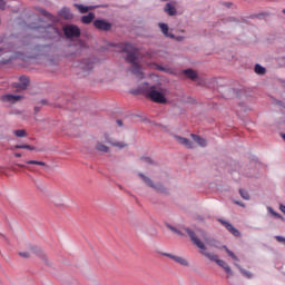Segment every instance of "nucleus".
Instances as JSON below:
<instances>
[{
    "instance_id": "obj_1",
    "label": "nucleus",
    "mask_w": 285,
    "mask_h": 285,
    "mask_svg": "<svg viewBox=\"0 0 285 285\" xmlns=\"http://www.w3.org/2000/svg\"><path fill=\"white\" fill-rule=\"evenodd\" d=\"M187 233L189 234V237L194 246H197V248H199L200 255H204V257L209 259V262H215L217 265L220 266V268L225 269V267L228 266L226 262L219 259V256L217 254L208 252V247L206 246H215L217 248V245H215V243H213L210 238L205 237L204 238L205 243H204L202 242V239L197 237V235H195V232L187 230Z\"/></svg>"
},
{
    "instance_id": "obj_2",
    "label": "nucleus",
    "mask_w": 285,
    "mask_h": 285,
    "mask_svg": "<svg viewBox=\"0 0 285 285\" xmlns=\"http://www.w3.org/2000/svg\"><path fill=\"white\" fill-rule=\"evenodd\" d=\"M118 52H125V59L127 63H131V72L136 75L138 79H144V72L139 65V58H137V48L131 43L120 42L115 46Z\"/></svg>"
},
{
    "instance_id": "obj_3",
    "label": "nucleus",
    "mask_w": 285,
    "mask_h": 285,
    "mask_svg": "<svg viewBox=\"0 0 285 285\" xmlns=\"http://www.w3.org/2000/svg\"><path fill=\"white\" fill-rule=\"evenodd\" d=\"M136 92L145 95L151 99V101H155V104H166V96H164L161 91L157 90L155 86H149L146 82L139 86Z\"/></svg>"
},
{
    "instance_id": "obj_4",
    "label": "nucleus",
    "mask_w": 285,
    "mask_h": 285,
    "mask_svg": "<svg viewBox=\"0 0 285 285\" xmlns=\"http://www.w3.org/2000/svg\"><path fill=\"white\" fill-rule=\"evenodd\" d=\"M40 32H43V39H57V37L61 36V30H59L55 26H48L46 28H39Z\"/></svg>"
},
{
    "instance_id": "obj_5",
    "label": "nucleus",
    "mask_w": 285,
    "mask_h": 285,
    "mask_svg": "<svg viewBox=\"0 0 285 285\" xmlns=\"http://www.w3.org/2000/svg\"><path fill=\"white\" fill-rule=\"evenodd\" d=\"M63 32L68 39L81 36V29L75 24H67L63 27Z\"/></svg>"
},
{
    "instance_id": "obj_6",
    "label": "nucleus",
    "mask_w": 285,
    "mask_h": 285,
    "mask_svg": "<svg viewBox=\"0 0 285 285\" xmlns=\"http://www.w3.org/2000/svg\"><path fill=\"white\" fill-rule=\"evenodd\" d=\"M138 177H140V179L147 185L149 186V188H154L155 190H157V193H164V186L161 184H154L153 180L150 178H148L146 175L144 174H138Z\"/></svg>"
},
{
    "instance_id": "obj_7",
    "label": "nucleus",
    "mask_w": 285,
    "mask_h": 285,
    "mask_svg": "<svg viewBox=\"0 0 285 285\" xmlns=\"http://www.w3.org/2000/svg\"><path fill=\"white\" fill-rule=\"evenodd\" d=\"M80 70H82V77H86L95 68V65L91 62L90 59H85L79 63Z\"/></svg>"
},
{
    "instance_id": "obj_8",
    "label": "nucleus",
    "mask_w": 285,
    "mask_h": 285,
    "mask_svg": "<svg viewBox=\"0 0 285 285\" xmlns=\"http://www.w3.org/2000/svg\"><path fill=\"white\" fill-rule=\"evenodd\" d=\"M94 27L97 30H102L105 32H108V30H110V28H112V24L106 20H95Z\"/></svg>"
},
{
    "instance_id": "obj_9",
    "label": "nucleus",
    "mask_w": 285,
    "mask_h": 285,
    "mask_svg": "<svg viewBox=\"0 0 285 285\" xmlns=\"http://www.w3.org/2000/svg\"><path fill=\"white\" fill-rule=\"evenodd\" d=\"M174 138L176 139V141H178V144L185 146L186 148H195V144H193V141H190V139L188 138H184L177 135H175Z\"/></svg>"
},
{
    "instance_id": "obj_10",
    "label": "nucleus",
    "mask_w": 285,
    "mask_h": 285,
    "mask_svg": "<svg viewBox=\"0 0 285 285\" xmlns=\"http://www.w3.org/2000/svg\"><path fill=\"white\" fill-rule=\"evenodd\" d=\"M220 224H223V226H225V228H227V230L229 233H232V235H234V237H239L242 234L237 230V228H235V226H233V224L226 222V220H222L219 219Z\"/></svg>"
},
{
    "instance_id": "obj_11",
    "label": "nucleus",
    "mask_w": 285,
    "mask_h": 285,
    "mask_svg": "<svg viewBox=\"0 0 285 285\" xmlns=\"http://www.w3.org/2000/svg\"><path fill=\"white\" fill-rule=\"evenodd\" d=\"M20 99H21V96H14V95H11V94L3 95L1 97V100L4 104H17V101H20Z\"/></svg>"
},
{
    "instance_id": "obj_12",
    "label": "nucleus",
    "mask_w": 285,
    "mask_h": 285,
    "mask_svg": "<svg viewBox=\"0 0 285 285\" xmlns=\"http://www.w3.org/2000/svg\"><path fill=\"white\" fill-rule=\"evenodd\" d=\"M75 8L80 12V14H86V12H90V10H95L96 8H99V6H83L79 3L73 4Z\"/></svg>"
},
{
    "instance_id": "obj_13",
    "label": "nucleus",
    "mask_w": 285,
    "mask_h": 285,
    "mask_svg": "<svg viewBox=\"0 0 285 285\" xmlns=\"http://www.w3.org/2000/svg\"><path fill=\"white\" fill-rule=\"evenodd\" d=\"M158 27L160 29V32H163L164 37H167L169 39H175V35L170 33V28L164 22H159Z\"/></svg>"
},
{
    "instance_id": "obj_14",
    "label": "nucleus",
    "mask_w": 285,
    "mask_h": 285,
    "mask_svg": "<svg viewBox=\"0 0 285 285\" xmlns=\"http://www.w3.org/2000/svg\"><path fill=\"white\" fill-rule=\"evenodd\" d=\"M30 252L37 255V257H40V259H43V262H48V256L41 250V247L31 246Z\"/></svg>"
},
{
    "instance_id": "obj_15",
    "label": "nucleus",
    "mask_w": 285,
    "mask_h": 285,
    "mask_svg": "<svg viewBox=\"0 0 285 285\" xmlns=\"http://www.w3.org/2000/svg\"><path fill=\"white\" fill-rule=\"evenodd\" d=\"M59 17H61L62 19H66L67 21H70V19H73L75 14H72V11H70V8L63 7L59 11Z\"/></svg>"
},
{
    "instance_id": "obj_16",
    "label": "nucleus",
    "mask_w": 285,
    "mask_h": 285,
    "mask_svg": "<svg viewBox=\"0 0 285 285\" xmlns=\"http://www.w3.org/2000/svg\"><path fill=\"white\" fill-rule=\"evenodd\" d=\"M167 228H169V230H171V233H175L176 235H180L181 237H184V235L188 234V237L190 238V234L188 233V230H190L193 233V230L190 228L177 229V227H174L171 225H167Z\"/></svg>"
},
{
    "instance_id": "obj_17",
    "label": "nucleus",
    "mask_w": 285,
    "mask_h": 285,
    "mask_svg": "<svg viewBox=\"0 0 285 285\" xmlns=\"http://www.w3.org/2000/svg\"><path fill=\"white\" fill-rule=\"evenodd\" d=\"M190 137L196 144H198V146H200V148H206L208 146V141L202 136L191 134Z\"/></svg>"
},
{
    "instance_id": "obj_18",
    "label": "nucleus",
    "mask_w": 285,
    "mask_h": 285,
    "mask_svg": "<svg viewBox=\"0 0 285 285\" xmlns=\"http://www.w3.org/2000/svg\"><path fill=\"white\" fill-rule=\"evenodd\" d=\"M29 83H30V79L26 76H21L19 78V83L17 86V89L18 90H26V88H28Z\"/></svg>"
},
{
    "instance_id": "obj_19",
    "label": "nucleus",
    "mask_w": 285,
    "mask_h": 285,
    "mask_svg": "<svg viewBox=\"0 0 285 285\" xmlns=\"http://www.w3.org/2000/svg\"><path fill=\"white\" fill-rule=\"evenodd\" d=\"M165 12L169 16V17H175V14H177V9L175 8V6H173V3H167L165 6Z\"/></svg>"
},
{
    "instance_id": "obj_20",
    "label": "nucleus",
    "mask_w": 285,
    "mask_h": 285,
    "mask_svg": "<svg viewBox=\"0 0 285 285\" xmlns=\"http://www.w3.org/2000/svg\"><path fill=\"white\" fill-rule=\"evenodd\" d=\"M94 20H95V13L92 12H89L87 16L81 17V22L86 24L92 23Z\"/></svg>"
},
{
    "instance_id": "obj_21",
    "label": "nucleus",
    "mask_w": 285,
    "mask_h": 285,
    "mask_svg": "<svg viewBox=\"0 0 285 285\" xmlns=\"http://www.w3.org/2000/svg\"><path fill=\"white\" fill-rule=\"evenodd\" d=\"M184 75L188 77V79H191V81H195L197 79V71L193 69H186L183 71Z\"/></svg>"
},
{
    "instance_id": "obj_22",
    "label": "nucleus",
    "mask_w": 285,
    "mask_h": 285,
    "mask_svg": "<svg viewBox=\"0 0 285 285\" xmlns=\"http://www.w3.org/2000/svg\"><path fill=\"white\" fill-rule=\"evenodd\" d=\"M235 266L240 271L242 275L246 277L247 279H253V274L244 268H242L238 264H235Z\"/></svg>"
},
{
    "instance_id": "obj_23",
    "label": "nucleus",
    "mask_w": 285,
    "mask_h": 285,
    "mask_svg": "<svg viewBox=\"0 0 285 285\" xmlns=\"http://www.w3.org/2000/svg\"><path fill=\"white\" fill-rule=\"evenodd\" d=\"M176 264H180V266H190V263H188V261L181 256H176Z\"/></svg>"
},
{
    "instance_id": "obj_24",
    "label": "nucleus",
    "mask_w": 285,
    "mask_h": 285,
    "mask_svg": "<svg viewBox=\"0 0 285 285\" xmlns=\"http://www.w3.org/2000/svg\"><path fill=\"white\" fill-rule=\"evenodd\" d=\"M223 248L227 253V255L232 257V259H234V262H239V258L237 257V255H235V253H233V250L228 249V247L226 246H223Z\"/></svg>"
},
{
    "instance_id": "obj_25",
    "label": "nucleus",
    "mask_w": 285,
    "mask_h": 285,
    "mask_svg": "<svg viewBox=\"0 0 285 285\" xmlns=\"http://www.w3.org/2000/svg\"><path fill=\"white\" fill-rule=\"evenodd\" d=\"M40 13L42 17L49 19V21H55V16L50 14L48 11H46V9H40Z\"/></svg>"
},
{
    "instance_id": "obj_26",
    "label": "nucleus",
    "mask_w": 285,
    "mask_h": 285,
    "mask_svg": "<svg viewBox=\"0 0 285 285\" xmlns=\"http://www.w3.org/2000/svg\"><path fill=\"white\" fill-rule=\"evenodd\" d=\"M254 70L256 75H266V68L262 67L261 65H256Z\"/></svg>"
},
{
    "instance_id": "obj_27",
    "label": "nucleus",
    "mask_w": 285,
    "mask_h": 285,
    "mask_svg": "<svg viewBox=\"0 0 285 285\" xmlns=\"http://www.w3.org/2000/svg\"><path fill=\"white\" fill-rule=\"evenodd\" d=\"M96 150H99V153H108V146H106L101 142H98L96 145Z\"/></svg>"
},
{
    "instance_id": "obj_28",
    "label": "nucleus",
    "mask_w": 285,
    "mask_h": 285,
    "mask_svg": "<svg viewBox=\"0 0 285 285\" xmlns=\"http://www.w3.org/2000/svg\"><path fill=\"white\" fill-rule=\"evenodd\" d=\"M26 164H29L32 166H46V163L39 161V160H27Z\"/></svg>"
},
{
    "instance_id": "obj_29",
    "label": "nucleus",
    "mask_w": 285,
    "mask_h": 285,
    "mask_svg": "<svg viewBox=\"0 0 285 285\" xmlns=\"http://www.w3.org/2000/svg\"><path fill=\"white\" fill-rule=\"evenodd\" d=\"M13 135H16V137H26L27 132L26 129H18L13 130Z\"/></svg>"
},
{
    "instance_id": "obj_30",
    "label": "nucleus",
    "mask_w": 285,
    "mask_h": 285,
    "mask_svg": "<svg viewBox=\"0 0 285 285\" xmlns=\"http://www.w3.org/2000/svg\"><path fill=\"white\" fill-rule=\"evenodd\" d=\"M239 195L243 199H246L248 202V199H250V195H248V191H246L245 189H239Z\"/></svg>"
},
{
    "instance_id": "obj_31",
    "label": "nucleus",
    "mask_w": 285,
    "mask_h": 285,
    "mask_svg": "<svg viewBox=\"0 0 285 285\" xmlns=\"http://www.w3.org/2000/svg\"><path fill=\"white\" fill-rule=\"evenodd\" d=\"M267 212L272 214L273 217H276V219H282V215L277 214V212L273 210V207H267Z\"/></svg>"
},
{
    "instance_id": "obj_32",
    "label": "nucleus",
    "mask_w": 285,
    "mask_h": 285,
    "mask_svg": "<svg viewBox=\"0 0 285 285\" xmlns=\"http://www.w3.org/2000/svg\"><path fill=\"white\" fill-rule=\"evenodd\" d=\"M109 144H111V146H115L116 148H126V144L125 142H121V141H108Z\"/></svg>"
},
{
    "instance_id": "obj_33",
    "label": "nucleus",
    "mask_w": 285,
    "mask_h": 285,
    "mask_svg": "<svg viewBox=\"0 0 285 285\" xmlns=\"http://www.w3.org/2000/svg\"><path fill=\"white\" fill-rule=\"evenodd\" d=\"M224 271L228 275V277H233V269H230V266L227 265Z\"/></svg>"
},
{
    "instance_id": "obj_34",
    "label": "nucleus",
    "mask_w": 285,
    "mask_h": 285,
    "mask_svg": "<svg viewBox=\"0 0 285 285\" xmlns=\"http://www.w3.org/2000/svg\"><path fill=\"white\" fill-rule=\"evenodd\" d=\"M163 255L165 257H169V259H173V262H175L177 259V255H173V254H168V253H164Z\"/></svg>"
},
{
    "instance_id": "obj_35",
    "label": "nucleus",
    "mask_w": 285,
    "mask_h": 285,
    "mask_svg": "<svg viewBox=\"0 0 285 285\" xmlns=\"http://www.w3.org/2000/svg\"><path fill=\"white\" fill-rule=\"evenodd\" d=\"M19 256L24 257V259H28V257H30V252H20Z\"/></svg>"
},
{
    "instance_id": "obj_36",
    "label": "nucleus",
    "mask_w": 285,
    "mask_h": 285,
    "mask_svg": "<svg viewBox=\"0 0 285 285\" xmlns=\"http://www.w3.org/2000/svg\"><path fill=\"white\" fill-rule=\"evenodd\" d=\"M28 145H16L14 148L18 150H26Z\"/></svg>"
},
{
    "instance_id": "obj_37",
    "label": "nucleus",
    "mask_w": 285,
    "mask_h": 285,
    "mask_svg": "<svg viewBox=\"0 0 285 285\" xmlns=\"http://www.w3.org/2000/svg\"><path fill=\"white\" fill-rule=\"evenodd\" d=\"M171 39H175V41H184L186 39V37L184 36H175V38H171Z\"/></svg>"
},
{
    "instance_id": "obj_38",
    "label": "nucleus",
    "mask_w": 285,
    "mask_h": 285,
    "mask_svg": "<svg viewBox=\"0 0 285 285\" xmlns=\"http://www.w3.org/2000/svg\"><path fill=\"white\" fill-rule=\"evenodd\" d=\"M144 164H153V159L148 158V157H144L141 158Z\"/></svg>"
},
{
    "instance_id": "obj_39",
    "label": "nucleus",
    "mask_w": 285,
    "mask_h": 285,
    "mask_svg": "<svg viewBox=\"0 0 285 285\" xmlns=\"http://www.w3.org/2000/svg\"><path fill=\"white\" fill-rule=\"evenodd\" d=\"M0 10H6V1L0 0Z\"/></svg>"
},
{
    "instance_id": "obj_40",
    "label": "nucleus",
    "mask_w": 285,
    "mask_h": 285,
    "mask_svg": "<svg viewBox=\"0 0 285 285\" xmlns=\"http://www.w3.org/2000/svg\"><path fill=\"white\" fill-rule=\"evenodd\" d=\"M26 150H36V148H35V146L27 145V149Z\"/></svg>"
},
{
    "instance_id": "obj_41",
    "label": "nucleus",
    "mask_w": 285,
    "mask_h": 285,
    "mask_svg": "<svg viewBox=\"0 0 285 285\" xmlns=\"http://www.w3.org/2000/svg\"><path fill=\"white\" fill-rule=\"evenodd\" d=\"M279 210L283 212L284 215H285V206H284V205H281V206H279Z\"/></svg>"
},
{
    "instance_id": "obj_42",
    "label": "nucleus",
    "mask_w": 285,
    "mask_h": 285,
    "mask_svg": "<svg viewBox=\"0 0 285 285\" xmlns=\"http://www.w3.org/2000/svg\"><path fill=\"white\" fill-rule=\"evenodd\" d=\"M118 126H124V122L121 120H117Z\"/></svg>"
},
{
    "instance_id": "obj_43",
    "label": "nucleus",
    "mask_w": 285,
    "mask_h": 285,
    "mask_svg": "<svg viewBox=\"0 0 285 285\" xmlns=\"http://www.w3.org/2000/svg\"><path fill=\"white\" fill-rule=\"evenodd\" d=\"M14 157H18V158H20V157H21V154H19V153H16V154H14Z\"/></svg>"
},
{
    "instance_id": "obj_44",
    "label": "nucleus",
    "mask_w": 285,
    "mask_h": 285,
    "mask_svg": "<svg viewBox=\"0 0 285 285\" xmlns=\"http://www.w3.org/2000/svg\"><path fill=\"white\" fill-rule=\"evenodd\" d=\"M20 168H26V165L18 164Z\"/></svg>"
},
{
    "instance_id": "obj_45",
    "label": "nucleus",
    "mask_w": 285,
    "mask_h": 285,
    "mask_svg": "<svg viewBox=\"0 0 285 285\" xmlns=\"http://www.w3.org/2000/svg\"><path fill=\"white\" fill-rule=\"evenodd\" d=\"M225 6H226L227 8H230V3H229V2L225 3Z\"/></svg>"
},
{
    "instance_id": "obj_46",
    "label": "nucleus",
    "mask_w": 285,
    "mask_h": 285,
    "mask_svg": "<svg viewBox=\"0 0 285 285\" xmlns=\"http://www.w3.org/2000/svg\"><path fill=\"white\" fill-rule=\"evenodd\" d=\"M281 137L284 139V141H285V134H281Z\"/></svg>"
},
{
    "instance_id": "obj_47",
    "label": "nucleus",
    "mask_w": 285,
    "mask_h": 285,
    "mask_svg": "<svg viewBox=\"0 0 285 285\" xmlns=\"http://www.w3.org/2000/svg\"><path fill=\"white\" fill-rule=\"evenodd\" d=\"M236 204H237L238 206H244V204H242V203H239V202H238V203H236Z\"/></svg>"
},
{
    "instance_id": "obj_48",
    "label": "nucleus",
    "mask_w": 285,
    "mask_h": 285,
    "mask_svg": "<svg viewBox=\"0 0 285 285\" xmlns=\"http://www.w3.org/2000/svg\"><path fill=\"white\" fill-rule=\"evenodd\" d=\"M36 112H39V108L36 107Z\"/></svg>"
},
{
    "instance_id": "obj_49",
    "label": "nucleus",
    "mask_w": 285,
    "mask_h": 285,
    "mask_svg": "<svg viewBox=\"0 0 285 285\" xmlns=\"http://www.w3.org/2000/svg\"><path fill=\"white\" fill-rule=\"evenodd\" d=\"M283 14H285V9H283Z\"/></svg>"
},
{
    "instance_id": "obj_50",
    "label": "nucleus",
    "mask_w": 285,
    "mask_h": 285,
    "mask_svg": "<svg viewBox=\"0 0 285 285\" xmlns=\"http://www.w3.org/2000/svg\"><path fill=\"white\" fill-rule=\"evenodd\" d=\"M35 28H37V27H31V29H35Z\"/></svg>"
},
{
    "instance_id": "obj_51",
    "label": "nucleus",
    "mask_w": 285,
    "mask_h": 285,
    "mask_svg": "<svg viewBox=\"0 0 285 285\" xmlns=\"http://www.w3.org/2000/svg\"><path fill=\"white\" fill-rule=\"evenodd\" d=\"M3 51V49H0V52H2Z\"/></svg>"
},
{
    "instance_id": "obj_52",
    "label": "nucleus",
    "mask_w": 285,
    "mask_h": 285,
    "mask_svg": "<svg viewBox=\"0 0 285 285\" xmlns=\"http://www.w3.org/2000/svg\"><path fill=\"white\" fill-rule=\"evenodd\" d=\"M161 1H168V0H161Z\"/></svg>"
}]
</instances>
